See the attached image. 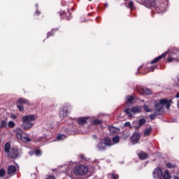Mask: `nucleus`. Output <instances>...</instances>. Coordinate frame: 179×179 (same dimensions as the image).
Returning a JSON list of instances; mask_svg holds the SVG:
<instances>
[{
  "label": "nucleus",
  "mask_w": 179,
  "mask_h": 179,
  "mask_svg": "<svg viewBox=\"0 0 179 179\" xmlns=\"http://www.w3.org/2000/svg\"><path fill=\"white\" fill-rule=\"evenodd\" d=\"M172 101L173 100L171 99H161L159 101H156L155 113L150 115V120H155L157 115H162V110H163V107H166V108L169 110Z\"/></svg>",
  "instance_id": "nucleus-1"
},
{
  "label": "nucleus",
  "mask_w": 179,
  "mask_h": 179,
  "mask_svg": "<svg viewBox=\"0 0 179 179\" xmlns=\"http://www.w3.org/2000/svg\"><path fill=\"white\" fill-rule=\"evenodd\" d=\"M89 171V168L86 165H78L73 169L76 176H86Z\"/></svg>",
  "instance_id": "nucleus-2"
},
{
  "label": "nucleus",
  "mask_w": 179,
  "mask_h": 179,
  "mask_svg": "<svg viewBox=\"0 0 179 179\" xmlns=\"http://www.w3.org/2000/svg\"><path fill=\"white\" fill-rule=\"evenodd\" d=\"M139 139H141V134L138 132H134L131 137L132 145L138 143V142H139Z\"/></svg>",
  "instance_id": "nucleus-3"
},
{
  "label": "nucleus",
  "mask_w": 179,
  "mask_h": 179,
  "mask_svg": "<svg viewBox=\"0 0 179 179\" xmlns=\"http://www.w3.org/2000/svg\"><path fill=\"white\" fill-rule=\"evenodd\" d=\"M8 153V156L9 157H11V159H17V157H19V151L17 150V148H13Z\"/></svg>",
  "instance_id": "nucleus-4"
},
{
  "label": "nucleus",
  "mask_w": 179,
  "mask_h": 179,
  "mask_svg": "<svg viewBox=\"0 0 179 179\" xmlns=\"http://www.w3.org/2000/svg\"><path fill=\"white\" fill-rule=\"evenodd\" d=\"M153 177L155 179H162V169H155L154 172H153Z\"/></svg>",
  "instance_id": "nucleus-5"
},
{
  "label": "nucleus",
  "mask_w": 179,
  "mask_h": 179,
  "mask_svg": "<svg viewBox=\"0 0 179 179\" xmlns=\"http://www.w3.org/2000/svg\"><path fill=\"white\" fill-rule=\"evenodd\" d=\"M144 3L147 8H155L156 6L155 0H144Z\"/></svg>",
  "instance_id": "nucleus-6"
},
{
  "label": "nucleus",
  "mask_w": 179,
  "mask_h": 179,
  "mask_svg": "<svg viewBox=\"0 0 179 179\" xmlns=\"http://www.w3.org/2000/svg\"><path fill=\"white\" fill-rule=\"evenodd\" d=\"M34 124L31 122H24V121H22V128L24 131H27V129H30V128H32Z\"/></svg>",
  "instance_id": "nucleus-7"
},
{
  "label": "nucleus",
  "mask_w": 179,
  "mask_h": 179,
  "mask_svg": "<svg viewBox=\"0 0 179 179\" xmlns=\"http://www.w3.org/2000/svg\"><path fill=\"white\" fill-rule=\"evenodd\" d=\"M36 120V116L34 115H26L22 117V121L31 122V121H34Z\"/></svg>",
  "instance_id": "nucleus-8"
},
{
  "label": "nucleus",
  "mask_w": 179,
  "mask_h": 179,
  "mask_svg": "<svg viewBox=\"0 0 179 179\" xmlns=\"http://www.w3.org/2000/svg\"><path fill=\"white\" fill-rule=\"evenodd\" d=\"M96 148H97V150H99V152H104V150H107L106 145L102 141H100L96 145Z\"/></svg>",
  "instance_id": "nucleus-9"
},
{
  "label": "nucleus",
  "mask_w": 179,
  "mask_h": 179,
  "mask_svg": "<svg viewBox=\"0 0 179 179\" xmlns=\"http://www.w3.org/2000/svg\"><path fill=\"white\" fill-rule=\"evenodd\" d=\"M141 94H152V91L146 87H142L138 90Z\"/></svg>",
  "instance_id": "nucleus-10"
},
{
  "label": "nucleus",
  "mask_w": 179,
  "mask_h": 179,
  "mask_svg": "<svg viewBox=\"0 0 179 179\" xmlns=\"http://www.w3.org/2000/svg\"><path fill=\"white\" fill-rule=\"evenodd\" d=\"M20 139H21L22 142H24V143L31 142V139L30 138H29V136L26 133H24L22 136V138Z\"/></svg>",
  "instance_id": "nucleus-11"
},
{
  "label": "nucleus",
  "mask_w": 179,
  "mask_h": 179,
  "mask_svg": "<svg viewBox=\"0 0 179 179\" xmlns=\"http://www.w3.org/2000/svg\"><path fill=\"white\" fill-rule=\"evenodd\" d=\"M167 52H164L162 55H159L158 57H155L152 61H151V64H156V62H159L160 59L166 57Z\"/></svg>",
  "instance_id": "nucleus-12"
},
{
  "label": "nucleus",
  "mask_w": 179,
  "mask_h": 179,
  "mask_svg": "<svg viewBox=\"0 0 179 179\" xmlns=\"http://www.w3.org/2000/svg\"><path fill=\"white\" fill-rule=\"evenodd\" d=\"M68 115V109L66 108H63L59 111V117L60 118H65Z\"/></svg>",
  "instance_id": "nucleus-13"
},
{
  "label": "nucleus",
  "mask_w": 179,
  "mask_h": 179,
  "mask_svg": "<svg viewBox=\"0 0 179 179\" xmlns=\"http://www.w3.org/2000/svg\"><path fill=\"white\" fill-rule=\"evenodd\" d=\"M130 111L133 113V114H138L142 111V108L141 106H134L131 108Z\"/></svg>",
  "instance_id": "nucleus-14"
},
{
  "label": "nucleus",
  "mask_w": 179,
  "mask_h": 179,
  "mask_svg": "<svg viewBox=\"0 0 179 179\" xmlns=\"http://www.w3.org/2000/svg\"><path fill=\"white\" fill-rule=\"evenodd\" d=\"M103 142L105 144V146H113L114 145V143H113V140L110 139L108 137H106L103 139Z\"/></svg>",
  "instance_id": "nucleus-15"
},
{
  "label": "nucleus",
  "mask_w": 179,
  "mask_h": 179,
  "mask_svg": "<svg viewBox=\"0 0 179 179\" xmlns=\"http://www.w3.org/2000/svg\"><path fill=\"white\" fill-rule=\"evenodd\" d=\"M108 130L110 131V134H118V132H120V129L113 126H109Z\"/></svg>",
  "instance_id": "nucleus-16"
},
{
  "label": "nucleus",
  "mask_w": 179,
  "mask_h": 179,
  "mask_svg": "<svg viewBox=\"0 0 179 179\" xmlns=\"http://www.w3.org/2000/svg\"><path fill=\"white\" fill-rule=\"evenodd\" d=\"M7 171L8 174H15V173H16V166L13 165L9 166Z\"/></svg>",
  "instance_id": "nucleus-17"
},
{
  "label": "nucleus",
  "mask_w": 179,
  "mask_h": 179,
  "mask_svg": "<svg viewBox=\"0 0 179 179\" xmlns=\"http://www.w3.org/2000/svg\"><path fill=\"white\" fill-rule=\"evenodd\" d=\"M17 103L19 104H27L28 106H30L31 103L29 101V100L24 99V98H20L18 99Z\"/></svg>",
  "instance_id": "nucleus-18"
},
{
  "label": "nucleus",
  "mask_w": 179,
  "mask_h": 179,
  "mask_svg": "<svg viewBox=\"0 0 179 179\" xmlns=\"http://www.w3.org/2000/svg\"><path fill=\"white\" fill-rule=\"evenodd\" d=\"M23 134H24L23 130H22L21 128L16 129V136H17V139L22 138Z\"/></svg>",
  "instance_id": "nucleus-19"
},
{
  "label": "nucleus",
  "mask_w": 179,
  "mask_h": 179,
  "mask_svg": "<svg viewBox=\"0 0 179 179\" xmlns=\"http://www.w3.org/2000/svg\"><path fill=\"white\" fill-rule=\"evenodd\" d=\"M166 0H164L162 3H161L159 5L157 6V8H159L163 12L166 9Z\"/></svg>",
  "instance_id": "nucleus-20"
},
{
  "label": "nucleus",
  "mask_w": 179,
  "mask_h": 179,
  "mask_svg": "<svg viewBox=\"0 0 179 179\" xmlns=\"http://www.w3.org/2000/svg\"><path fill=\"white\" fill-rule=\"evenodd\" d=\"M88 117H80L78 119V124L80 125H85L86 124Z\"/></svg>",
  "instance_id": "nucleus-21"
},
{
  "label": "nucleus",
  "mask_w": 179,
  "mask_h": 179,
  "mask_svg": "<svg viewBox=\"0 0 179 179\" xmlns=\"http://www.w3.org/2000/svg\"><path fill=\"white\" fill-rule=\"evenodd\" d=\"M162 177L164 179H171V176H170V173L169 171H165L164 173H162Z\"/></svg>",
  "instance_id": "nucleus-22"
},
{
  "label": "nucleus",
  "mask_w": 179,
  "mask_h": 179,
  "mask_svg": "<svg viewBox=\"0 0 179 179\" xmlns=\"http://www.w3.org/2000/svg\"><path fill=\"white\" fill-rule=\"evenodd\" d=\"M138 157L141 159V160H145V159H148V154L146 152H142L138 154Z\"/></svg>",
  "instance_id": "nucleus-23"
},
{
  "label": "nucleus",
  "mask_w": 179,
  "mask_h": 179,
  "mask_svg": "<svg viewBox=\"0 0 179 179\" xmlns=\"http://www.w3.org/2000/svg\"><path fill=\"white\" fill-rule=\"evenodd\" d=\"M118 142H120V136H115L114 137H113L112 143H113V145H116L117 143H118Z\"/></svg>",
  "instance_id": "nucleus-24"
},
{
  "label": "nucleus",
  "mask_w": 179,
  "mask_h": 179,
  "mask_svg": "<svg viewBox=\"0 0 179 179\" xmlns=\"http://www.w3.org/2000/svg\"><path fill=\"white\" fill-rule=\"evenodd\" d=\"M10 150V143H6L5 144V152H6V153H9Z\"/></svg>",
  "instance_id": "nucleus-25"
},
{
  "label": "nucleus",
  "mask_w": 179,
  "mask_h": 179,
  "mask_svg": "<svg viewBox=\"0 0 179 179\" xmlns=\"http://www.w3.org/2000/svg\"><path fill=\"white\" fill-rule=\"evenodd\" d=\"M150 132H152V127H149L148 129H145L144 131V136H149V135H150Z\"/></svg>",
  "instance_id": "nucleus-26"
},
{
  "label": "nucleus",
  "mask_w": 179,
  "mask_h": 179,
  "mask_svg": "<svg viewBox=\"0 0 179 179\" xmlns=\"http://www.w3.org/2000/svg\"><path fill=\"white\" fill-rule=\"evenodd\" d=\"M8 127V119L1 121V128H6Z\"/></svg>",
  "instance_id": "nucleus-27"
},
{
  "label": "nucleus",
  "mask_w": 179,
  "mask_h": 179,
  "mask_svg": "<svg viewBox=\"0 0 179 179\" xmlns=\"http://www.w3.org/2000/svg\"><path fill=\"white\" fill-rule=\"evenodd\" d=\"M143 108H144L145 111H146V113H152V111H153V110L150 109L149 106H148L146 104H145L143 106Z\"/></svg>",
  "instance_id": "nucleus-28"
},
{
  "label": "nucleus",
  "mask_w": 179,
  "mask_h": 179,
  "mask_svg": "<svg viewBox=\"0 0 179 179\" xmlns=\"http://www.w3.org/2000/svg\"><path fill=\"white\" fill-rule=\"evenodd\" d=\"M15 122L13 121H10L8 122V124H7L8 128H15Z\"/></svg>",
  "instance_id": "nucleus-29"
},
{
  "label": "nucleus",
  "mask_w": 179,
  "mask_h": 179,
  "mask_svg": "<svg viewBox=\"0 0 179 179\" xmlns=\"http://www.w3.org/2000/svg\"><path fill=\"white\" fill-rule=\"evenodd\" d=\"M145 122H146V120L145 119H143V118L140 119L138 121L139 127H142V125H143V124H145Z\"/></svg>",
  "instance_id": "nucleus-30"
},
{
  "label": "nucleus",
  "mask_w": 179,
  "mask_h": 179,
  "mask_svg": "<svg viewBox=\"0 0 179 179\" xmlns=\"http://www.w3.org/2000/svg\"><path fill=\"white\" fill-rule=\"evenodd\" d=\"M66 136L65 135L60 134L57 137V141H64Z\"/></svg>",
  "instance_id": "nucleus-31"
},
{
  "label": "nucleus",
  "mask_w": 179,
  "mask_h": 179,
  "mask_svg": "<svg viewBox=\"0 0 179 179\" xmlns=\"http://www.w3.org/2000/svg\"><path fill=\"white\" fill-rule=\"evenodd\" d=\"M127 100L129 103H132V101L134 100V96H127Z\"/></svg>",
  "instance_id": "nucleus-32"
},
{
  "label": "nucleus",
  "mask_w": 179,
  "mask_h": 179,
  "mask_svg": "<svg viewBox=\"0 0 179 179\" xmlns=\"http://www.w3.org/2000/svg\"><path fill=\"white\" fill-rule=\"evenodd\" d=\"M94 125H100L101 124V121L100 120H95L93 121Z\"/></svg>",
  "instance_id": "nucleus-33"
},
{
  "label": "nucleus",
  "mask_w": 179,
  "mask_h": 179,
  "mask_svg": "<svg viewBox=\"0 0 179 179\" xmlns=\"http://www.w3.org/2000/svg\"><path fill=\"white\" fill-rule=\"evenodd\" d=\"M124 113H126L127 115H128L129 117H132V113H131L129 109H126L124 110Z\"/></svg>",
  "instance_id": "nucleus-34"
},
{
  "label": "nucleus",
  "mask_w": 179,
  "mask_h": 179,
  "mask_svg": "<svg viewBox=\"0 0 179 179\" xmlns=\"http://www.w3.org/2000/svg\"><path fill=\"white\" fill-rule=\"evenodd\" d=\"M17 108H18V110H20V111H24V107H23V106L22 105H17Z\"/></svg>",
  "instance_id": "nucleus-35"
},
{
  "label": "nucleus",
  "mask_w": 179,
  "mask_h": 179,
  "mask_svg": "<svg viewBox=\"0 0 179 179\" xmlns=\"http://www.w3.org/2000/svg\"><path fill=\"white\" fill-rule=\"evenodd\" d=\"M112 179H118L120 178V176H118V174H115V173H112Z\"/></svg>",
  "instance_id": "nucleus-36"
},
{
  "label": "nucleus",
  "mask_w": 179,
  "mask_h": 179,
  "mask_svg": "<svg viewBox=\"0 0 179 179\" xmlns=\"http://www.w3.org/2000/svg\"><path fill=\"white\" fill-rule=\"evenodd\" d=\"M166 166H167V167H168L169 169H174V167H175V166H174L173 164H171V163H168V164H166Z\"/></svg>",
  "instance_id": "nucleus-37"
},
{
  "label": "nucleus",
  "mask_w": 179,
  "mask_h": 179,
  "mask_svg": "<svg viewBox=\"0 0 179 179\" xmlns=\"http://www.w3.org/2000/svg\"><path fill=\"white\" fill-rule=\"evenodd\" d=\"M5 176V169L0 170V177H3Z\"/></svg>",
  "instance_id": "nucleus-38"
},
{
  "label": "nucleus",
  "mask_w": 179,
  "mask_h": 179,
  "mask_svg": "<svg viewBox=\"0 0 179 179\" xmlns=\"http://www.w3.org/2000/svg\"><path fill=\"white\" fill-rule=\"evenodd\" d=\"M54 31H55V29H52L50 32H49L48 34V38L51 37V36H52V34H54Z\"/></svg>",
  "instance_id": "nucleus-39"
},
{
  "label": "nucleus",
  "mask_w": 179,
  "mask_h": 179,
  "mask_svg": "<svg viewBox=\"0 0 179 179\" xmlns=\"http://www.w3.org/2000/svg\"><path fill=\"white\" fill-rule=\"evenodd\" d=\"M35 155H36V156H41V151L40 150H36Z\"/></svg>",
  "instance_id": "nucleus-40"
},
{
  "label": "nucleus",
  "mask_w": 179,
  "mask_h": 179,
  "mask_svg": "<svg viewBox=\"0 0 179 179\" xmlns=\"http://www.w3.org/2000/svg\"><path fill=\"white\" fill-rule=\"evenodd\" d=\"M129 8H130V9H133L134 8V1H130L129 2Z\"/></svg>",
  "instance_id": "nucleus-41"
},
{
  "label": "nucleus",
  "mask_w": 179,
  "mask_h": 179,
  "mask_svg": "<svg viewBox=\"0 0 179 179\" xmlns=\"http://www.w3.org/2000/svg\"><path fill=\"white\" fill-rule=\"evenodd\" d=\"M173 61H177L176 59H174L173 57H170L169 59H168V62H173Z\"/></svg>",
  "instance_id": "nucleus-42"
},
{
  "label": "nucleus",
  "mask_w": 179,
  "mask_h": 179,
  "mask_svg": "<svg viewBox=\"0 0 179 179\" xmlns=\"http://www.w3.org/2000/svg\"><path fill=\"white\" fill-rule=\"evenodd\" d=\"M10 118H12L13 120H16V118H17V116H16V115L15 114H12L10 115Z\"/></svg>",
  "instance_id": "nucleus-43"
},
{
  "label": "nucleus",
  "mask_w": 179,
  "mask_h": 179,
  "mask_svg": "<svg viewBox=\"0 0 179 179\" xmlns=\"http://www.w3.org/2000/svg\"><path fill=\"white\" fill-rule=\"evenodd\" d=\"M45 138H47V136H44L43 137L39 138V139H38L39 142H41L43 141V139H44V138L45 139Z\"/></svg>",
  "instance_id": "nucleus-44"
},
{
  "label": "nucleus",
  "mask_w": 179,
  "mask_h": 179,
  "mask_svg": "<svg viewBox=\"0 0 179 179\" xmlns=\"http://www.w3.org/2000/svg\"><path fill=\"white\" fill-rule=\"evenodd\" d=\"M124 127H131V123H129V122H126Z\"/></svg>",
  "instance_id": "nucleus-45"
},
{
  "label": "nucleus",
  "mask_w": 179,
  "mask_h": 179,
  "mask_svg": "<svg viewBox=\"0 0 179 179\" xmlns=\"http://www.w3.org/2000/svg\"><path fill=\"white\" fill-rule=\"evenodd\" d=\"M46 179H55V177H54V176H50V177H48V178H46Z\"/></svg>",
  "instance_id": "nucleus-46"
},
{
  "label": "nucleus",
  "mask_w": 179,
  "mask_h": 179,
  "mask_svg": "<svg viewBox=\"0 0 179 179\" xmlns=\"http://www.w3.org/2000/svg\"><path fill=\"white\" fill-rule=\"evenodd\" d=\"M81 159H85V155H80L79 156Z\"/></svg>",
  "instance_id": "nucleus-47"
},
{
  "label": "nucleus",
  "mask_w": 179,
  "mask_h": 179,
  "mask_svg": "<svg viewBox=\"0 0 179 179\" xmlns=\"http://www.w3.org/2000/svg\"><path fill=\"white\" fill-rule=\"evenodd\" d=\"M176 99H179V92H178V93L176 94Z\"/></svg>",
  "instance_id": "nucleus-48"
},
{
  "label": "nucleus",
  "mask_w": 179,
  "mask_h": 179,
  "mask_svg": "<svg viewBox=\"0 0 179 179\" xmlns=\"http://www.w3.org/2000/svg\"><path fill=\"white\" fill-rule=\"evenodd\" d=\"M155 69H156V66L152 67V68L151 69V72H153V71H155Z\"/></svg>",
  "instance_id": "nucleus-49"
},
{
  "label": "nucleus",
  "mask_w": 179,
  "mask_h": 179,
  "mask_svg": "<svg viewBox=\"0 0 179 179\" xmlns=\"http://www.w3.org/2000/svg\"><path fill=\"white\" fill-rule=\"evenodd\" d=\"M173 179H179V178L178 176H174Z\"/></svg>",
  "instance_id": "nucleus-50"
},
{
  "label": "nucleus",
  "mask_w": 179,
  "mask_h": 179,
  "mask_svg": "<svg viewBox=\"0 0 179 179\" xmlns=\"http://www.w3.org/2000/svg\"><path fill=\"white\" fill-rule=\"evenodd\" d=\"M36 15H40V13L38 11H36Z\"/></svg>",
  "instance_id": "nucleus-51"
},
{
  "label": "nucleus",
  "mask_w": 179,
  "mask_h": 179,
  "mask_svg": "<svg viewBox=\"0 0 179 179\" xmlns=\"http://www.w3.org/2000/svg\"><path fill=\"white\" fill-rule=\"evenodd\" d=\"M29 155H34V152H29Z\"/></svg>",
  "instance_id": "nucleus-52"
},
{
  "label": "nucleus",
  "mask_w": 179,
  "mask_h": 179,
  "mask_svg": "<svg viewBox=\"0 0 179 179\" xmlns=\"http://www.w3.org/2000/svg\"><path fill=\"white\" fill-rule=\"evenodd\" d=\"M93 138H96V136H93Z\"/></svg>",
  "instance_id": "nucleus-53"
},
{
  "label": "nucleus",
  "mask_w": 179,
  "mask_h": 179,
  "mask_svg": "<svg viewBox=\"0 0 179 179\" xmlns=\"http://www.w3.org/2000/svg\"><path fill=\"white\" fill-rule=\"evenodd\" d=\"M88 1H92V0H88Z\"/></svg>",
  "instance_id": "nucleus-54"
},
{
  "label": "nucleus",
  "mask_w": 179,
  "mask_h": 179,
  "mask_svg": "<svg viewBox=\"0 0 179 179\" xmlns=\"http://www.w3.org/2000/svg\"><path fill=\"white\" fill-rule=\"evenodd\" d=\"M124 1H127V0H124Z\"/></svg>",
  "instance_id": "nucleus-55"
}]
</instances>
